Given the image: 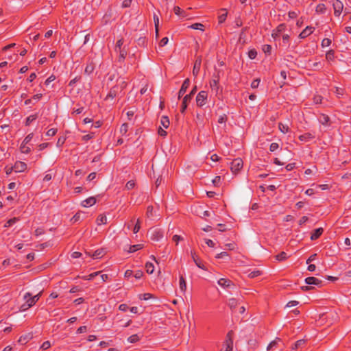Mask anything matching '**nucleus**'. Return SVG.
<instances>
[{"label": "nucleus", "mask_w": 351, "mask_h": 351, "mask_svg": "<svg viewBox=\"0 0 351 351\" xmlns=\"http://www.w3.org/2000/svg\"><path fill=\"white\" fill-rule=\"evenodd\" d=\"M23 299L25 302L21 306V311H25L36 304L32 298V294L29 293H26L23 296Z\"/></svg>", "instance_id": "obj_1"}, {"label": "nucleus", "mask_w": 351, "mask_h": 351, "mask_svg": "<svg viewBox=\"0 0 351 351\" xmlns=\"http://www.w3.org/2000/svg\"><path fill=\"white\" fill-rule=\"evenodd\" d=\"M330 3L332 5L334 9V14L336 16H339L343 9V4L339 0H330Z\"/></svg>", "instance_id": "obj_2"}, {"label": "nucleus", "mask_w": 351, "mask_h": 351, "mask_svg": "<svg viewBox=\"0 0 351 351\" xmlns=\"http://www.w3.org/2000/svg\"><path fill=\"white\" fill-rule=\"evenodd\" d=\"M208 94L206 91H200L196 97V104L198 106L202 107L206 104Z\"/></svg>", "instance_id": "obj_3"}, {"label": "nucleus", "mask_w": 351, "mask_h": 351, "mask_svg": "<svg viewBox=\"0 0 351 351\" xmlns=\"http://www.w3.org/2000/svg\"><path fill=\"white\" fill-rule=\"evenodd\" d=\"M230 165H231V166H230L231 171L233 173H237L243 167V160L240 158H237L234 159L231 162Z\"/></svg>", "instance_id": "obj_4"}, {"label": "nucleus", "mask_w": 351, "mask_h": 351, "mask_svg": "<svg viewBox=\"0 0 351 351\" xmlns=\"http://www.w3.org/2000/svg\"><path fill=\"white\" fill-rule=\"evenodd\" d=\"M217 283L219 286L227 289H234L235 287L234 284L230 280L226 278H220Z\"/></svg>", "instance_id": "obj_5"}, {"label": "nucleus", "mask_w": 351, "mask_h": 351, "mask_svg": "<svg viewBox=\"0 0 351 351\" xmlns=\"http://www.w3.org/2000/svg\"><path fill=\"white\" fill-rule=\"evenodd\" d=\"M149 234L151 239L154 241H159L162 238V233L158 229H151L149 230Z\"/></svg>", "instance_id": "obj_6"}, {"label": "nucleus", "mask_w": 351, "mask_h": 351, "mask_svg": "<svg viewBox=\"0 0 351 351\" xmlns=\"http://www.w3.org/2000/svg\"><path fill=\"white\" fill-rule=\"evenodd\" d=\"M189 84H190V81L189 79H186L182 86H181V88L179 90V93H178V99H180L184 93L186 91L187 88H189Z\"/></svg>", "instance_id": "obj_7"}, {"label": "nucleus", "mask_w": 351, "mask_h": 351, "mask_svg": "<svg viewBox=\"0 0 351 351\" xmlns=\"http://www.w3.org/2000/svg\"><path fill=\"white\" fill-rule=\"evenodd\" d=\"M233 341L231 338V332L227 335V339L226 341V350L225 351H232Z\"/></svg>", "instance_id": "obj_8"}, {"label": "nucleus", "mask_w": 351, "mask_h": 351, "mask_svg": "<svg viewBox=\"0 0 351 351\" xmlns=\"http://www.w3.org/2000/svg\"><path fill=\"white\" fill-rule=\"evenodd\" d=\"M27 168V165L23 162H17L14 166V171L16 172H23Z\"/></svg>", "instance_id": "obj_9"}, {"label": "nucleus", "mask_w": 351, "mask_h": 351, "mask_svg": "<svg viewBox=\"0 0 351 351\" xmlns=\"http://www.w3.org/2000/svg\"><path fill=\"white\" fill-rule=\"evenodd\" d=\"M305 282L307 285H314L316 286H321L322 280L315 278V277H308L305 279Z\"/></svg>", "instance_id": "obj_10"}, {"label": "nucleus", "mask_w": 351, "mask_h": 351, "mask_svg": "<svg viewBox=\"0 0 351 351\" xmlns=\"http://www.w3.org/2000/svg\"><path fill=\"white\" fill-rule=\"evenodd\" d=\"M96 203V199L94 197H90L86 199L82 202L81 205L83 207H88V206H93Z\"/></svg>", "instance_id": "obj_11"}, {"label": "nucleus", "mask_w": 351, "mask_h": 351, "mask_svg": "<svg viewBox=\"0 0 351 351\" xmlns=\"http://www.w3.org/2000/svg\"><path fill=\"white\" fill-rule=\"evenodd\" d=\"M201 62H202V60L200 58H198L196 60V61L195 62L194 66L193 69V75L195 77L197 75V74L200 70Z\"/></svg>", "instance_id": "obj_12"}, {"label": "nucleus", "mask_w": 351, "mask_h": 351, "mask_svg": "<svg viewBox=\"0 0 351 351\" xmlns=\"http://www.w3.org/2000/svg\"><path fill=\"white\" fill-rule=\"evenodd\" d=\"M191 100V94H188L184 96L183 98L181 112H184L186 108H187L188 103Z\"/></svg>", "instance_id": "obj_13"}, {"label": "nucleus", "mask_w": 351, "mask_h": 351, "mask_svg": "<svg viewBox=\"0 0 351 351\" xmlns=\"http://www.w3.org/2000/svg\"><path fill=\"white\" fill-rule=\"evenodd\" d=\"M285 29V26L284 24H280V25L278 26V27L276 28V29L275 31H274V32L272 33L271 36L274 38H276L277 36H278V35L282 32Z\"/></svg>", "instance_id": "obj_14"}, {"label": "nucleus", "mask_w": 351, "mask_h": 351, "mask_svg": "<svg viewBox=\"0 0 351 351\" xmlns=\"http://www.w3.org/2000/svg\"><path fill=\"white\" fill-rule=\"evenodd\" d=\"M312 27H306L300 34L301 38H306L313 32Z\"/></svg>", "instance_id": "obj_15"}, {"label": "nucleus", "mask_w": 351, "mask_h": 351, "mask_svg": "<svg viewBox=\"0 0 351 351\" xmlns=\"http://www.w3.org/2000/svg\"><path fill=\"white\" fill-rule=\"evenodd\" d=\"M279 130L282 133H287L289 130V121L286 123H279L278 124Z\"/></svg>", "instance_id": "obj_16"}, {"label": "nucleus", "mask_w": 351, "mask_h": 351, "mask_svg": "<svg viewBox=\"0 0 351 351\" xmlns=\"http://www.w3.org/2000/svg\"><path fill=\"white\" fill-rule=\"evenodd\" d=\"M322 232H323V228H319L316 229L313 232V233L311 234V240L317 239V238L319 237V236L322 234Z\"/></svg>", "instance_id": "obj_17"}, {"label": "nucleus", "mask_w": 351, "mask_h": 351, "mask_svg": "<svg viewBox=\"0 0 351 351\" xmlns=\"http://www.w3.org/2000/svg\"><path fill=\"white\" fill-rule=\"evenodd\" d=\"M142 335L139 336L138 334L132 335L128 338V341L130 343H134L139 341Z\"/></svg>", "instance_id": "obj_18"}, {"label": "nucleus", "mask_w": 351, "mask_h": 351, "mask_svg": "<svg viewBox=\"0 0 351 351\" xmlns=\"http://www.w3.org/2000/svg\"><path fill=\"white\" fill-rule=\"evenodd\" d=\"M191 256L193 259V261L195 262V263L199 268H201L202 269H206L204 266L202 264L201 261L196 258V255H195V252H191Z\"/></svg>", "instance_id": "obj_19"}, {"label": "nucleus", "mask_w": 351, "mask_h": 351, "mask_svg": "<svg viewBox=\"0 0 351 351\" xmlns=\"http://www.w3.org/2000/svg\"><path fill=\"white\" fill-rule=\"evenodd\" d=\"M160 125L164 128H168L169 125V120L167 116H162L160 119Z\"/></svg>", "instance_id": "obj_20"}, {"label": "nucleus", "mask_w": 351, "mask_h": 351, "mask_svg": "<svg viewBox=\"0 0 351 351\" xmlns=\"http://www.w3.org/2000/svg\"><path fill=\"white\" fill-rule=\"evenodd\" d=\"M107 217L104 215H100L97 219V225L106 224L107 223Z\"/></svg>", "instance_id": "obj_21"}, {"label": "nucleus", "mask_w": 351, "mask_h": 351, "mask_svg": "<svg viewBox=\"0 0 351 351\" xmlns=\"http://www.w3.org/2000/svg\"><path fill=\"white\" fill-rule=\"evenodd\" d=\"M326 10V7L324 4L320 3L317 5L315 12L318 14H324Z\"/></svg>", "instance_id": "obj_22"}, {"label": "nucleus", "mask_w": 351, "mask_h": 351, "mask_svg": "<svg viewBox=\"0 0 351 351\" xmlns=\"http://www.w3.org/2000/svg\"><path fill=\"white\" fill-rule=\"evenodd\" d=\"M329 120H330L329 117L327 115L324 114H321L319 118V122L324 125H328V123Z\"/></svg>", "instance_id": "obj_23"}, {"label": "nucleus", "mask_w": 351, "mask_h": 351, "mask_svg": "<svg viewBox=\"0 0 351 351\" xmlns=\"http://www.w3.org/2000/svg\"><path fill=\"white\" fill-rule=\"evenodd\" d=\"M229 307L231 308V309H234L236 308V306H237L238 304V300L235 298H230L228 300V303Z\"/></svg>", "instance_id": "obj_24"}, {"label": "nucleus", "mask_w": 351, "mask_h": 351, "mask_svg": "<svg viewBox=\"0 0 351 351\" xmlns=\"http://www.w3.org/2000/svg\"><path fill=\"white\" fill-rule=\"evenodd\" d=\"M180 289L181 290V291L184 293L186 291V284L185 280L182 276L180 278Z\"/></svg>", "instance_id": "obj_25"}, {"label": "nucleus", "mask_w": 351, "mask_h": 351, "mask_svg": "<svg viewBox=\"0 0 351 351\" xmlns=\"http://www.w3.org/2000/svg\"><path fill=\"white\" fill-rule=\"evenodd\" d=\"M154 25H155V30H156V37L158 36V26H159V18L157 15H154Z\"/></svg>", "instance_id": "obj_26"}, {"label": "nucleus", "mask_w": 351, "mask_h": 351, "mask_svg": "<svg viewBox=\"0 0 351 351\" xmlns=\"http://www.w3.org/2000/svg\"><path fill=\"white\" fill-rule=\"evenodd\" d=\"M32 338V335L30 334L25 335L23 336H21L19 339V342L21 343H27L30 339Z\"/></svg>", "instance_id": "obj_27"}, {"label": "nucleus", "mask_w": 351, "mask_h": 351, "mask_svg": "<svg viewBox=\"0 0 351 351\" xmlns=\"http://www.w3.org/2000/svg\"><path fill=\"white\" fill-rule=\"evenodd\" d=\"M141 248H143V245H141V244L131 245L130 247V249L128 250V252H130V253L134 252Z\"/></svg>", "instance_id": "obj_28"}, {"label": "nucleus", "mask_w": 351, "mask_h": 351, "mask_svg": "<svg viewBox=\"0 0 351 351\" xmlns=\"http://www.w3.org/2000/svg\"><path fill=\"white\" fill-rule=\"evenodd\" d=\"M146 271L148 274H152L154 271V266L152 263H147L145 265Z\"/></svg>", "instance_id": "obj_29"}, {"label": "nucleus", "mask_w": 351, "mask_h": 351, "mask_svg": "<svg viewBox=\"0 0 351 351\" xmlns=\"http://www.w3.org/2000/svg\"><path fill=\"white\" fill-rule=\"evenodd\" d=\"M280 341V338H276L275 340L272 341L267 347V350H271L272 348L275 347L278 342Z\"/></svg>", "instance_id": "obj_30"}, {"label": "nucleus", "mask_w": 351, "mask_h": 351, "mask_svg": "<svg viewBox=\"0 0 351 351\" xmlns=\"http://www.w3.org/2000/svg\"><path fill=\"white\" fill-rule=\"evenodd\" d=\"M276 258L279 261H284L287 258V254L285 252H282L281 253L276 256Z\"/></svg>", "instance_id": "obj_31"}, {"label": "nucleus", "mask_w": 351, "mask_h": 351, "mask_svg": "<svg viewBox=\"0 0 351 351\" xmlns=\"http://www.w3.org/2000/svg\"><path fill=\"white\" fill-rule=\"evenodd\" d=\"M210 87L212 88V90H215L216 92L217 93V90H218V81L217 80H213L211 81L210 82Z\"/></svg>", "instance_id": "obj_32"}, {"label": "nucleus", "mask_w": 351, "mask_h": 351, "mask_svg": "<svg viewBox=\"0 0 351 351\" xmlns=\"http://www.w3.org/2000/svg\"><path fill=\"white\" fill-rule=\"evenodd\" d=\"M26 145L27 144H23V143H22L20 149L23 153L27 154L30 152V148L26 146Z\"/></svg>", "instance_id": "obj_33"}, {"label": "nucleus", "mask_w": 351, "mask_h": 351, "mask_svg": "<svg viewBox=\"0 0 351 351\" xmlns=\"http://www.w3.org/2000/svg\"><path fill=\"white\" fill-rule=\"evenodd\" d=\"M128 130V125L123 123L120 128V132L123 135L125 134Z\"/></svg>", "instance_id": "obj_34"}, {"label": "nucleus", "mask_w": 351, "mask_h": 351, "mask_svg": "<svg viewBox=\"0 0 351 351\" xmlns=\"http://www.w3.org/2000/svg\"><path fill=\"white\" fill-rule=\"evenodd\" d=\"M203 27L204 25L202 24V23H194L193 25H191L190 26L191 28L192 29H200V30H204L203 29Z\"/></svg>", "instance_id": "obj_35"}, {"label": "nucleus", "mask_w": 351, "mask_h": 351, "mask_svg": "<svg viewBox=\"0 0 351 351\" xmlns=\"http://www.w3.org/2000/svg\"><path fill=\"white\" fill-rule=\"evenodd\" d=\"M222 11H224L225 12L223 14H221L219 16V23H223L226 20L227 16V12L226 11V10L223 9Z\"/></svg>", "instance_id": "obj_36"}, {"label": "nucleus", "mask_w": 351, "mask_h": 351, "mask_svg": "<svg viewBox=\"0 0 351 351\" xmlns=\"http://www.w3.org/2000/svg\"><path fill=\"white\" fill-rule=\"evenodd\" d=\"M94 70V66L92 64H88L85 68V73L90 74Z\"/></svg>", "instance_id": "obj_37"}, {"label": "nucleus", "mask_w": 351, "mask_h": 351, "mask_svg": "<svg viewBox=\"0 0 351 351\" xmlns=\"http://www.w3.org/2000/svg\"><path fill=\"white\" fill-rule=\"evenodd\" d=\"M153 298V295L151 294V293H144L143 295H140V298L141 300H147L150 298Z\"/></svg>", "instance_id": "obj_38"}, {"label": "nucleus", "mask_w": 351, "mask_h": 351, "mask_svg": "<svg viewBox=\"0 0 351 351\" xmlns=\"http://www.w3.org/2000/svg\"><path fill=\"white\" fill-rule=\"evenodd\" d=\"M305 341H306L304 339H300L297 341L294 346L293 347V349H297L298 347L304 345L305 343Z\"/></svg>", "instance_id": "obj_39"}, {"label": "nucleus", "mask_w": 351, "mask_h": 351, "mask_svg": "<svg viewBox=\"0 0 351 351\" xmlns=\"http://www.w3.org/2000/svg\"><path fill=\"white\" fill-rule=\"evenodd\" d=\"M331 43V40L329 38H324L322 41V47H328Z\"/></svg>", "instance_id": "obj_40"}, {"label": "nucleus", "mask_w": 351, "mask_h": 351, "mask_svg": "<svg viewBox=\"0 0 351 351\" xmlns=\"http://www.w3.org/2000/svg\"><path fill=\"white\" fill-rule=\"evenodd\" d=\"M37 118L36 114L30 115L26 119V125H29L31 122L34 121Z\"/></svg>", "instance_id": "obj_41"}, {"label": "nucleus", "mask_w": 351, "mask_h": 351, "mask_svg": "<svg viewBox=\"0 0 351 351\" xmlns=\"http://www.w3.org/2000/svg\"><path fill=\"white\" fill-rule=\"evenodd\" d=\"M135 186V183L133 180H130L127 182L125 187L127 189L130 190L133 189Z\"/></svg>", "instance_id": "obj_42"}, {"label": "nucleus", "mask_w": 351, "mask_h": 351, "mask_svg": "<svg viewBox=\"0 0 351 351\" xmlns=\"http://www.w3.org/2000/svg\"><path fill=\"white\" fill-rule=\"evenodd\" d=\"M260 82H261V80H260V79H258V78H257V79L254 80L252 82V84H251V87H252V88H256L258 86V85H259V84H260Z\"/></svg>", "instance_id": "obj_43"}, {"label": "nucleus", "mask_w": 351, "mask_h": 351, "mask_svg": "<svg viewBox=\"0 0 351 351\" xmlns=\"http://www.w3.org/2000/svg\"><path fill=\"white\" fill-rule=\"evenodd\" d=\"M257 55V52L254 49H252L248 53V56L250 59H254Z\"/></svg>", "instance_id": "obj_44"}, {"label": "nucleus", "mask_w": 351, "mask_h": 351, "mask_svg": "<svg viewBox=\"0 0 351 351\" xmlns=\"http://www.w3.org/2000/svg\"><path fill=\"white\" fill-rule=\"evenodd\" d=\"M141 228V226H140V219H137V221H136V223L135 224L134 227V229H133V232L134 233H137L139 230Z\"/></svg>", "instance_id": "obj_45"}, {"label": "nucleus", "mask_w": 351, "mask_h": 351, "mask_svg": "<svg viewBox=\"0 0 351 351\" xmlns=\"http://www.w3.org/2000/svg\"><path fill=\"white\" fill-rule=\"evenodd\" d=\"M261 275V271L258 270L253 271L249 274V277L253 278Z\"/></svg>", "instance_id": "obj_46"}, {"label": "nucleus", "mask_w": 351, "mask_h": 351, "mask_svg": "<svg viewBox=\"0 0 351 351\" xmlns=\"http://www.w3.org/2000/svg\"><path fill=\"white\" fill-rule=\"evenodd\" d=\"M217 258H228V254L226 252H221L216 256Z\"/></svg>", "instance_id": "obj_47"}, {"label": "nucleus", "mask_w": 351, "mask_h": 351, "mask_svg": "<svg viewBox=\"0 0 351 351\" xmlns=\"http://www.w3.org/2000/svg\"><path fill=\"white\" fill-rule=\"evenodd\" d=\"M168 42H169V39L167 37H165V38H162L159 43L160 47L165 46L166 45H167Z\"/></svg>", "instance_id": "obj_48"}, {"label": "nucleus", "mask_w": 351, "mask_h": 351, "mask_svg": "<svg viewBox=\"0 0 351 351\" xmlns=\"http://www.w3.org/2000/svg\"><path fill=\"white\" fill-rule=\"evenodd\" d=\"M33 138V134H28L23 140V144H27Z\"/></svg>", "instance_id": "obj_49"}, {"label": "nucleus", "mask_w": 351, "mask_h": 351, "mask_svg": "<svg viewBox=\"0 0 351 351\" xmlns=\"http://www.w3.org/2000/svg\"><path fill=\"white\" fill-rule=\"evenodd\" d=\"M173 10L175 14L178 16H180L184 14V12L178 6L175 7Z\"/></svg>", "instance_id": "obj_50"}, {"label": "nucleus", "mask_w": 351, "mask_h": 351, "mask_svg": "<svg viewBox=\"0 0 351 351\" xmlns=\"http://www.w3.org/2000/svg\"><path fill=\"white\" fill-rule=\"evenodd\" d=\"M65 140H66V138L64 137H63V136L60 137L56 143L57 146L58 147L62 146L64 143Z\"/></svg>", "instance_id": "obj_51"}, {"label": "nucleus", "mask_w": 351, "mask_h": 351, "mask_svg": "<svg viewBox=\"0 0 351 351\" xmlns=\"http://www.w3.org/2000/svg\"><path fill=\"white\" fill-rule=\"evenodd\" d=\"M50 346H51V343L49 341H45L42 344L41 348L43 349V350H47V349L49 348Z\"/></svg>", "instance_id": "obj_52"}, {"label": "nucleus", "mask_w": 351, "mask_h": 351, "mask_svg": "<svg viewBox=\"0 0 351 351\" xmlns=\"http://www.w3.org/2000/svg\"><path fill=\"white\" fill-rule=\"evenodd\" d=\"M278 148V143H272L270 145L269 150H270L271 152H274V151H276Z\"/></svg>", "instance_id": "obj_53"}, {"label": "nucleus", "mask_w": 351, "mask_h": 351, "mask_svg": "<svg viewBox=\"0 0 351 351\" xmlns=\"http://www.w3.org/2000/svg\"><path fill=\"white\" fill-rule=\"evenodd\" d=\"M298 304V302L293 300V301L289 302L287 304L286 306L288 307V308H291V307H293V306H296Z\"/></svg>", "instance_id": "obj_54"}, {"label": "nucleus", "mask_w": 351, "mask_h": 351, "mask_svg": "<svg viewBox=\"0 0 351 351\" xmlns=\"http://www.w3.org/2000/svg\"><path fill=\"white\" fill-rule=\"evenodd\" d=\"M56 132H57L56 129L51 128V129H50V130H49L47 131V136H54L56 134Z\"/></svg>", "instance_id": "obj_55"}, {"label": "nucleus", "mask_w": 351, "mask_h": 351, "mask_svg": "<svg viewBox=\"0 0 351 351\" xmlns=\"http://www.w3.org/2000/svg\"><path fill=\"white\" fill-rule=\"evenodd\" d=\"M173 241L176 243V245L180 241H182L183 239L179 235H174L172 238Z\"/></svg>", "instance_id": "obj_56"}, {"label": "nucleus", "mask_w": 351, "mask_h": 351, "mask_svg": "<svg viewBox=\"0 0 351 351\" xmlns=\"http://www.w3.org/2000/svg\"><path fill=\"white\" fill-rule=\"evenodd\" d=\"M132 0H124L122 3V8H128L130 6Z\"/></svg>", "instance_id": "obj_57"}, {"label": "nucleus", "mask_w": 351, "mask_h": 351, "mask_svg": "<svg viewBox=\"0 0 351 351\" xmlns=\"http://www.w3.org/2000/svg\"><path fill=\"white\" fill-rule=\"evenodd\" d=\"M123 40L122 39H120L117 42V44H116V47H115V49L116 51H118L119 50H121V47L123 45Z\"/></svg>", "instance_id": "obj_58"}, {"label": "nucleus", "mask_w": 351, "mask_h": 351, "mask_svg": "<svg viewBox=\"0 0 351 351\" xmlns=\"http://www.w3.org/2000/svg\"><path fill=\"white\" fill-rule=\"evenodd\" d=\"M102 250H97L94 252V254H93V256L95 258H99L101 256H102Z\"/></svg>", "instance_id": "obj_59"}, {"label": "nucleus", "mask_w": 351, "mask_h": 351, "mask_svg": "<svg viewBox=\"0 0 351 351\" xmlns=\"http://www.w3.org/2000/svg\"><path fill=\"white\" fill-rule=\"evenodd\" d=\"M333 56H334V53L332 50L328 51L326 54V57L328 60H332L333 58Z\"/></svg>", "instance_id": "obj_60"}, {"label": "nucleus", "mask_w": 351, "mask_h": 351, "mask_svg": "<svg viewBox=\"0 0 351 351\" xmlns=\"http://www.w3.org/2000/svg\"><path fill=\"white\" fill-rule=\"evenodd\" d=\"M153 207L152 206H148L147 209V216L148 217H150L153 215Z\"/></svg>", "instance_id": "obj_61"}, {"label": "nucleus", "mask_w": 351, "mask_h": 351, "mask_svg": "<svg viewBox=\"0 0 351 351\" xmlns=\"http://www.w3.org/2000/svg\"><path fill=\"white\" fill-rule=\"evenodd\" d=\"M158 134L162 136H165L167 135V132L164 130V129L160 126L158 128Z\"/></svg>", "instance_id": "obj_62"}, {"label": "nucleus", "mask_w": 351, "mask_h": 351, "mask_svg": "<svg viewBox=\"0 0 351 351\" xmlns=\"http://www.w3.org/2000/svg\"><path fill=\"white\" fill-rule=\"evenodd\" d=\"M335 93H336V95H337L338 97H340V96L343 95V89H342V88H336Z\"/></svg>", "instance_id": "obj_63"}, {"label": "nucleus", "mask_w": 351, "mask_h": 351, "mask_svg": "<svg viewBox=\"0 0 351 351\" xmlns=\"http://www.w3.org/2000/svg\"><path fill=\"white\" fill-rule=\"evenodd\" d=\"M322 100V97L320 95H316L314 97V102L315 104H320Z\"/></svg>", "instance_id": "obj_64"}]
</instances>
